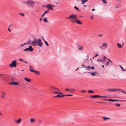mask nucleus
<instances>
[{
	"label": "nucleus",
	"instance_id": "obj_1",
	"mask_svg": "<svg viewBox=\"0 0 126 126\" xmlns=\"http://www.w3.org/2000/svg\"><path fill=\"white\" fill-rule=\"evenodd\" d=\"M66 19H68L70 20L72 19L71 21L73 23L76 22L77 24L79 25H81L82 24V22L79 20L78 19L76 15L72 14L70 15L68 17H66Z\"/></svg>",
	"mask_w": 126,
	"mask_h": 126
},
{
	"label": "nucleus",
	"instance_id": "obj_2",
	"mask_svg": "<svg viewBox=\"0 0 126 126\" xmlns=\"http://www.w3.org/2000/svg\"><path fill=\"white\" fill-rule=\"evenodd\" d=\"M31 44L33 46H36L38 44L40 47H41L43 43L41 42V40L40 38L37 39L34 38V40L31 43Z\"/></svg>",
	"mask_w": 126,
	"mask_h": 126
},
{
	"label": "nucleus",
	"instance_id": "obj_3",
	"mask_svg": "<svg viewBox=\"0 0 126 126\" xmlns=\"http://www.w3.org/2000/svg\"><path fill=\"white\" fill-rule=\"evenodd\" d=\"M9 76L7 74H0V78L4 81H6L8 80Z\"/></svg>",
	"mask_w": 126,
	"mask_h": 126
},
{
	"label": "nucleus",
	"instance_id": "obj_4",
	"mask_svg": "<svg viewBox=\"0 0 126 126\" xmlns=\"http://www.w3.org/2000/svg\"><path fill=\"white\" fill-rule=\"evenodd\" d=\"M23 3H27V5L30 7H33L35 4L34 2L32 0H29L23 2Z\"/></svg>",
	"mask_w": 126,
	"mask_h": 126
},
{
	"label": "nucleus",
	"instance_id": "obj_5",
	"mask_svg": "<svg viewBox=\"0 0 126 126\" xmlns=\"http://www.w3.org/2000/svg\"><path fill=\"white\" fill-rule=\"evenodd\" d=\"M108 46V43L106 42H104L99 47V48L103 50H105L107 49Z\"/></svg>",
	"mask_w": 126,
	"mask_h": 126
},
{
	"label": "nucleus",
	"instance_id": "obj_6",
	"mask_svg": "<svg viewBox=\"0 0 126 126\" xmlns=\"http://www.w3.org/2000/svg\"><path fill=\"white\" fill-rule=\"evenodd\" d=\"M16 62L17 61L16 60H14L10 64L9 66L11 68L13 67H16L18 63H16Z\"/></svg>",
	"mask_w": 126,
	"mask_h": 126
},
{
	"label": "nucleus",
	"instance_id": "obj_7",
	"mask_svg": "<svg viewBox=\"0 0 126 126\" xmlns=\"http://www.w3.org/2000/svg\"><path fill=\"white\" fill-rule=\"evenodd\" d=\"M33 50V48H32V47L30 46L28 48L24 49L23 51H32Z\"/></svg>",
	"mask_w": 126,
	"mask_h": 126
},
{
	"label": "nucleus",
	"instance_id": "obj_8",
	"mask_svg": "<svg viewBox=\"0 0 126 126\" xmlns=\"http://www.w3.org/2000/svg\"><path fill=\"white\" fill-rule=\"evenodd\" d=\"M46 8H47L49 10H53V9L52 7V6L51 5V4H47L46 5Z\"/></svg>",
	"mask_w": 126,
	"mask_h": 126
},
{
	"label": "nucleus",
	"instance_id": "obj_9",
	"mask_svg": "<svg viewBox=\"0 0 126 126\" xmlns=\"http://www.w3.org/2000/svg\"><path fill=\"white\" fill-rule=\"evenodd\" d=\"M85 68L87 70H90V69H92L94 70L95 69L94 67V66L90 67L89 66H86L85 67Z\"/></svg>",
	"mask_w": 126,
	"mask_h": 126
},
{
	"label": "nucleus",
	"instance_id": "obj_10",
	"mask_svg": "<svg viewBox=\"0 0 126 126\" xmlns=\"http://www.w3.org/2000/svg\"><path fill=\"white\" fill-rule=\"evenodd\" d=\"M1 98H3L5 97V95L6 94V93L3 91L1 92Z\"/></svg>",
	"mask_w": 126,
	"mask_h": 126
},
{
	"label": "nucleus",
	"instance_id": "obj_11",
	"mask_svg": "<svg viewBox=\"0 0 126 126\" xmlns=\"http://www.w3.org/2000/svg\"><path fill=\"white\" fill-rule=\"evenodd\" d=\"M77 47L79 50H83V47L82 46H80L79 45H78Z\"/></svg>",
	"mask_w": 126,
	"mask_h": 126
},
{
	"label": "nucleus",
	"instance_id": "obj_12",
	"mask_svg": "<svg viewBox=\"0 0 126 126\" xmlns=\"http://www.w3.org/2000/svg\"><path fill=\"white\" fill-rule=\"evenodd\" d=\"M30 122L31 123H34L35 122V119L34 118H31L30 120Z\"/></svg>",
	"mask_w": 126,
	"mask_h": 126
},
{
	"label": "nucleus",
	"instance_id": "obj_13",
	"mask_svg": "<svg viewBox=\"0 0 126 126\" xmlns=\"http://www.w3.org/2000/svg\"><path fill=\"white\" fill-rule=\"evenodd\" d=\"M117 89H116L114 88H109L108 89H107V91H110L114 92L116 91Z\"/></svg>",
	"mask_w": 126,
	"mask_h": 126
},
{
	"label": "nucleus",
	"instance_id": "obj_14",
	"mask_svg": "<svg viewBox=\"0 0 126 126\" xmlns=\"http://www.w3.org/2000/svg\"><path fill=\"white\" fill-rule=\"evenodd\" d=\"M10 84H11L14 85H17L18 84V83L17 82H10L9 83Z\"/></svg>",
	"mask_w": 126,
	"mask_h": 126
},
{
	"label": "nucleus",
	"instance_id": "obj_15",
	"mask_svg": "<svg viewBox=\"0 0 126 126\" xmlns=\"http://www.w3.org/2000/svg\"><path fill=\"white\" fill-rule=\"evenodd\" d=\"M24 79L27 81L29 82L31 81V79H30L28 78H25Z\"/></svg>",
	"mask_w": 126,
	"mask_h": 126
},
{
	"label": "nucleus",
	"instance_id": "obj_16",
	"mask_svg": "<svg viewBox=\"0 0 126 126\" xmlns=\"http://www.w3.org/2000/svg\"><path fill=\"white\" fill-rule=\"evenodd\" d=\"M108 101L109 102H115L116 101H119V100H116L115 99H108Z\"/></svg>",
	"mask_w": 126,
	"mask_h": 126
},
{
	"label": "nucleus",
	"instance_id": "obj_17",
	"mask_svg": "<svg viewBox=\"0 0 126 126\" xmlns=\"http://www.w3.org/2000/svg\"><path fill=\"white\" fill-rule=\"evenodd\" d=\"M63 94H59L57 95L56 96H54V97H64L63 96H64V95H62Z\"/></svg>",
	"mask_w": 126,
	"mask_h": 126
},
{
	"label": "nucleus",
	"instance_id": "obj_18",
	"mask_svg": "<svg viewBox=\"0 0 126 126\" xmlns=\"http://www.w3.org/2000/svg\"><path fill=\"white\" fill-rule=\"evenodd\" d=\"M99 95H95L90 96V97L92 98H98Z\"/></svg>",
	"mask_w": 126,
	"mask_h": 126
},
{
	"label": "nucleus",
	"instance_id": "obj_19",
	"mask_svg": "<svg viewBox=\"0 0 126 126\" xmlns=\"http://www.w3.org/2000/svg\"><path fill=\"white\" fill-rule=\"evenodd\" d=\"M88 73H90L91 74H92V75L93 76H94L95 75H96V74H97V73L96 72H88Z\"/></svg>",
	"mask_w": 126,
	"mask_h": 126
},
{
	"label": "nucleus",
	"instance_id": "obj_20",
	"mask_svg": "<svg viewBox=\"0 0 126 126\" xmlns=\"http://www.w3.org/2000/svg\"><path fill=\"white\" fill-rule=\"evenodd\" d=\"M21 119L20 118L19 119L16 121V123L18 124V123H20L21 122Z\"/></svg>",
	"mask_w": 126,
	"mask_h": 126
},
{
	"label": "nucleus",
	"instance_id": "obj_21",
	"mask_svg": "<svg viewBox=\"0 0 126 126\" xmlns=\"http://www.w3.org/2000/svg\"><path fill=\"white\" fill-rule=\"evenodd\" d=\"M117 46L119 48H122V46L121 44L118 43L117 44Z\"/></svg>",
	"mask_w": 126,
	"mask_h": 126
},
{
	"label": "nucleus",
	"instance_id": "obj_22",
	"mask_svg": "<svg viewBox=\"0 0 126 126\" xmlns=\"http://www.w3.org/2000/svg\"><path fill=\"white\" fill-rule=\"evenodd\" d=\"M48 10L47 11H45L44 12V13L42 15L41 17H43L45 15L46 13H48Z\"/></svg>",
	"mask_w": 126,
	"mask_h": 126
},
{
	"label": "nucleus",
	"instance_id": "obj_23",
	"mask_svg": "<svg viewBox=\"0 0 126 126\" xmlns=\"http://www.w3.org/2000/svg\"><path fill=\"white\" fill-rule=\"evenodd\" d=\"M97 61L98 62H103L101 58L98 59L97 60Z\"/></svg>",
	"mask_w": 126,
	"mask_h": 126
},
{
	"label": "nucleus",
	"instance_id": "obj_24",
	"mask_svg": "<svg viewBox=\"0 0 126 126\" xmlns=\"http://www.w3.org/2000/svg\"><path fill=\"white\" fill-rule=\"evenodd\" d=\"M82 2L81 4H83L84 3H85L88 1V0H81Z\"/></svg>",
	"mask_w": 126,
	"mask_h": 126
},
{
	"label": "nucleus",
	"instance_id": "obj_25",
	"mask_svg": "<svg viewBox=\"0 0 126 126\" xmlns=\"http://www.w3.org/2000/svg\"><path fill=\"white\" fill-rule=\"evenodd\" d=\"M106 60V57L105 56H104L103 58V60H102L103 62V61H104V62Z\"/></svg>",
	"mask_w": 126,
	"mask_h": 126
},
{
	"label": "nucleus",
	"instance_id": "obj_26",
	"mask_svg": "<svg viewBox=\"0 0 126 126\" xmlns=\"http://www.w3.org/2000/svg\"><path fill=\"white\" fill-rule=\"evenodd\" d=\"M110 119V118L109 117H103V119L104 120H106L108 119Z\"/></svg>",
	"mask_w": 126,
	"mask_h": 126
},
{
	"label": "nucleus",
	"instance_id": "obj_27",
	"mask_svg": "<svg viewBox=\"0 0 126 126\" xmlns=\"http://www.w3.org/2000/svg\"><path fill=\"white\" fill-rule=\"evenodd\" d=\"M43 21L44 22H48V21L47 20V18H45L43 19Z\"/></svg>",
	"mask_w": 126,
	"mask_h": 126
},
{
	"label": "nucleus",
	"instance_id": "obj_28",
	"mask_svg": "<svg viewBox=\"0 0 126 126\" xmlns=\"http://www.w3.org/2000/svg\"><path fill=\"white\" fill-rule=\"evenodd\" d=\"M65 90L67 91H68L71 92H73V91L71 90H70V89L66 88L65 89Z\"/></svg>",
	"mask_w": 126,
	"mask_h": 126
},
{
	"label": "nucleus",
	"instance_id": "obj_29",
	"mask_svg": "<svg viewBox=\"0 0 126 126\" xmlns=\"http://www.w3.org/2000/svg\"><path fill=\"white\" fill-rule=\"evenodd\" d=\"M50 87H51V88H54V89H56L57 90H58V91L59 90V89H58L57 88H56V87H54V86H51Z\"/></svg>",
	"mask_w": 126,
	"mask_h": 126
},
{
	"label": "nucleus",
	"instance_id": "obj_30",
	"mask_svg": "<svg viewBox=\"0 0 126 126\" xmlns=\"http://www.w3.org/2000/svg\"><path fill=\"white\" fill-rule=\"evenodd\" d=\"M88 92L89 93H93L94 92V91L92 90H88Z\"/></svg>",
	"mask_w": 126,
	"mask_h": 126
},
{
	"label": "nucleus",
	"instance_id": "obj_31",
	"mask_svg": "<svg viewBox=\"0 0 126 126\" xmlns=\"http://www.w3.org/2000/svg\"><path fill=\"white\" fill-rule=\"evenodd\" d=\"M44 42L45 44L47 46H48L49 45H48V43L46 41H45Z\"/></svg>",
	"mask_w": 126,
	"mask_h": 126
},
{
	"label": "nucleus",
	"instance_id": "obj_32",
	"mask_svg": "<svg viewBox=\"0 0 126 126\" xmlns=\"http://www.w3.org/2000/svg\"><path fill=\"white\" fill-rule=\"evenodd\" d=\"M74 8L75 9H76V10H77L79 11V10L78 8V7H77L76 6H75L74 7Z\"/></svg>",
	"mask_w": 126,
	"mask_h": 126
},
{
	"label": "nucleus",
	"instance_id": "obj_33",
	"mask_svg": "<svg viewBox=\"0 0 126 126\" xmlns=\"http://www.w3.org/2000/svg\"><path fill=\"white\" fill-rule=\"evenodd\" d=\"M103 3L104 4H106L107 3V2L105 0H102Z\"/></svg>",
	"mask_w": 126,
	"mask_h": 126
},
{
	"label": "nucleus",
	"instance_id": "obj_34",
	"mask_svg": "<svg viewBox=\"0 0 126 126\" xmlns=\"http://www.w3.org/2000/svg\"><path fill=\"white\" fill-rule=\"evenodd\" d=\"M63 95L64 96H72L73 95L72 94H63Z\"/></svg>",
	"mask_w": 126,
	"mask_h": 126
},
{
	"label": "nucleus",
	"instance_id": "obj_35",
	"mask_svg": "<svg viewBox=\"0 0 126 126\" xmlns=\"http://www.w3.org/2000/svg\"><path fill=\"white\" fill-rule=\"evenodd\" d=\"M19 14L21 15L22 16H24V14L23 13H19Z\"/></svg>",
	"mask_w": 126,
	"mask_h": 126
},
{
	"label": "nucleus",
	"instance_id": "obj_36",
	"mask_svg": "<svg viewBox=\"0 0 126 126\" xmlns=\"http://www.w3.org/2000/svg\"><path fill=\"white\" fill-rule=\"evenodd\" d=\"M34 72L35 73H37V74L38 75H39V72H38V71H34Z\"/></svg>",
	"mask_w": 126,
	"mask_h": 126
},
{
	"label": "nucleus",
	"instance_id": "obj_37",
	"mask_svg": "<svg viewBox=\"0 0 126 126\" xmlns=\"http://www.w3.org/2000/svg\"><path fill=\"white\" fill-rule=\"evenodd\" d=\"M117 89L116 90V91L117 90L119 91H121L122 92L123 91V90H122L121 89Z\"/></svg>",
	"mask_w": 126,
	"mask_h": 126
},
{
	"label": "nucleus",
	"instance_id": "obj_38",
	"mask_svg": "<svg viewBox=\"0 0 126 126\" xmlns=\"http://www.w3.org/2000/svg\"><path fill=\"white\" fill-rule=\"evenodd\" d=\"M121 69L123 71H126V70L125 69H124L123 68V67H122L121 68Z\"/></svg>",
	"mask_w": 126,
	"mask_h": 126
},
{
	"label": "nucleus",
	"instance_id": "obj_39",
	"mask_svg": "<svg viewBox=\"0 0 126 126\" xmlns=\"http://www.w3.org/2000/svg\"><path fill=\"white\" fill-rule=\"evenodd\" d=\"M70 90H71V91H73H73H75V90L74 89L71 88L70 89Z\"/></svg>",
	"mask_w": 126,
	"mask_h": 126
},
{
	"label": "nucleus",
	"instance_id": "obj_40",
	"mask_svg": "<svg viewBox=\"0 0 126 126\" xmlns=\"http://www.w3.org/2000/svg\"><path fill=\"white\" fill-rule=\"evenodd\" d=\"M115 106H117V107H119L120 106V104H116L115 105Z\"/></svg>",
	"mask_w": 126,
	"mask_h": 126
},
{
	"label": "nucleus",
	"instance_id": "obj_41",
	"mask_svg": "<svg viewBox=\"0 0 126 126\" xmlns=\"http://www.w3.org/2000/svg\"><path fill=\"white\" fill-rule=\"evenodd\" d=\"M29 70L31 72H34V70H31L30 69H29Z\"/></svg>",
	"mask_w": 126,
	"mask_h": 126
},
{
	"label": "nucleus",
	"instance_id": "obj_42",
	"mask_svg": "<svg viewBox=\"0 0 126 126\" xmlns=\"http://www.w3.org/2000/svg\"><path fill=\"white\" fill-rule=\"evenodd\" d=\"M99 96L98 97V98H103V96H100L99 95Z\"/></svg>",
	"mask_w": 126,
	"mask_h": 126
},
{
	"label": "nucleus",
	"instance_id": "obj_43",
	"mask_svg": "<svg viewBox=\"0 0 126 126\" xmlns=\"http://www.w3.org/2000/svg\"><path fill=\"white\" fill-rule=\"evenodd\" d=\"M108 60L109 61V62H110V63H111L112 62L109 59H108Z\"/></svg>",
	"mask_w": 126,
	"mask_h": 126
},
{
	"label": "nucleus",
	"instance_id": "obj_44",
	"mask_svg": "<svg viewBox=\"0 0 126 126\" xmlns=\"http://www.w3.org/2000/svg\"><path fill=\"white\" fill-rule=\"evenodd\" d=\"M19 61L23 62L24 60L22 59H19Z\"/></svg>",
	"mask_w": 126,
	"mask_h": 126
},
{
	"label": "nucleus",
	"instance_id": "obj_45",
	"mask_svg": "<svg viewBox=\"0 0 126 126\" xmlns=\"http://www.w3.org/2000/svg\"><path fill=\"white\" fill-rule=\"evenodd\" d=\"M109 64V63L108 62H107L106 64V65H108Z\"/></svg>",
	"mask_w": 126,
	"mask_h": 126
},
{
	"label": "nucleus",
	"instance_id": "obj_46",
	"mask_svg": "<svg viewBox=\"0 0 126 126\" xmlns=\"http://www.w3.org/2000/svg\"><path fill=\"white\" fill-rule=\"evenodd\" d=\"M81 92L85 93L86 92V91L85 90H82L81 91Z\"/></svg>",
	"mask_w": 126,
	"mask_h": 126
},
{
	"label": "nucleus",
	"instance_id": "obj_47",
	"mask_svg": "<svg viewBox=\"0 0 126 126\" xmlns=\"http://www.w3.org/2000/svg\"><path fill=\"white\" fill-rule=\"evenodd\" d=\"M91 18H92V19H93L94 18V17H93V16H92L90 17Z\"/></svg>",
	"mask_w": 126,
	"mask_h": 126
},
{
	"label": "nucleus",
	"instance_id": "obj_48",
	"mask_svg": "<svg viewBox=\"0 0 126 126\" xmlns=\"http://www.w3.org/2000/svg\"><path fill=\"white\" fill-rule=\"evenodd\" d=\"M121 101L123 102H126V100H121Z\"/></svg>",
	"mask_w": 126,
	"mask_h": 126
},
{
	"label": "nucleus",
	"instance_id": "obj_49",
	"mask_svg": "<svg viewBox=\"0 0 126 126\" xmlns=\"http://www.w3.org/2000/svg\"><path fill=\"white\" fill-rule=\"evenodd\" d=\"M103 98H106L107 97V96L106 95L105 96H103Z\"/></svg>",
	"mask_w": 126,
	"mask_h": 126
},
{
	"label": "nucleus",
	"instance_id": "obj_50",
	"mask_svg": "<svg viewBox=\"0 0 126 126\" xmlns=\"http://www.w3.org/2000/svg\"><path fill=\"white\" fill-rule=\"evenodd\" d=\"M103 35L102 34H100L99 35V36H102Z\"/></svg>",
	"mask_w": 126,
	"mask_h": 126
},
{
	"label": "nucleus",
	"instance_id": "obj_51",
	"mask_svg": "<svg viewBox=\"0 0 126 126\" xmlns=\"http://www.w3.org/2000/svg\"><path fill=\"white\" fill-rule=\"evenodd\" d=\"M98 54H96L94 56V57H96L97 56H98Z\"/></svg>",
	"mask_w": 126,
	"mask_h": 126
},
{
	"label": "nucleus",
	"instance_id": "obj_52",
	"mask_svg": "<svg viewBox=\"0 0 126 126\" xmlns=\"http://www.w3.org/2000/svg\"><path fill=\"white\" fill-rule=\"evenodd\" d=\"M29 66H30V68L31 69H32V66L31 65H29Z\"/></svg>",
	"mask_w": 126,
	"mask_h": 126
},
{
	"label": "nucleus",
	"instance_id": "obj_53",
	"mask_svg": "<svg viewBox=\"0 0 126 126\" xmlns=\"http://www.w3.org/2000/svg\"><path fill=\"white\" fill-rule=\"evenodd\" d=\"M54 93H59V92H54Z\"/></svg>",
	"mask_w": 126,
	"mask_h": 126
},
{
	"label": "nucleus",
	"instance_id": "obj_54",
	"mask_svg": "<svg viewBox=\"0 0 126 126\" xmlns=\"http://www.w3.org/2000/svg\"><path fill=\"white\" fill-rule=\"evenodd\" d=\"M12 24H10L9 26V28H10V27L11 26H12Z\"/></svg>",
	"mask_w": 126,
	"mask_h": 126
},
{
	"label": "nucleus",
	"instance_id": "obj_55",
	"mask_svg": "<svg viewBox=\"0 0 126 126\" xmlns=\"http://www.w3.org/2000/svg\"><path fill=\"white\" fill-rule=\"evenodd\" d=\"M122 92H123L124 94H126V92H125V91H123H123H122Z\"/></svg>",
	"mask_w": 126,
	"mask_h": 126
},
{
	"label": "nucleus",
	"instance_id": "obj_56",
	"mask_svg": "<svg viewBox=\"0 0 126 126\" xmlns=\"http://www.w3.org/2000/svg\"><path fill=\"white\" fill-rule=\"evenodd\" d=\"M8 30L10 32H11V30H10V29H9V28H8Z\"/></svg>",
	"mask_w": 126,
	"mask_h": 126
},
{
	"label": "nucleus",
	"instance_id": "obj_57",
	"mask_svg": "<svg viewBox=\"0 0 126 126\" xmlns=\"http://www.w3.org/2000/svg\"><path fill=\"white\" fill-rule=\"evenodd\" d=\"M23 44H21V47H22L24 46Z\"/></svg>",
	"mask_w": 126,
	"mask_h": 126
},
{
	"label": "nucleus",
	"instance_id": "obj_58",
	"mask_svg": "<svg viewBox=\"0 0 126 126\" xmlns=\"http://www.w3.org/2000/svg\"><path fill=\"white\" fill-rule=\"evenodd\" d=\"M23 62H24V63H27V62L26 61H23Z\"/></svg>",
	"mask_w": 126,
	"mask_h": 126
},
{
	"label": "nucleus",
	"instance_id": "obj_59",
	"mask_svg": "<svg viewBox=\"0 0 126 126\" xmlns=\"http://www.w3.org/2000/svg\"><path fill=\"white\" fill-rule=\"evenodd\" d=\"M95 10V9L94 8V9H92V11H94Z\"/></svg>",
	"mask_w": 126,
	"mask_h": 126
},
{
	"label": "nucleus",
	"instance_id": "obj_60",
	"mask_svg": "<svg viewBox=\"0 0 126 126\" xmlns=\"http://www.w3.org/2000/svg\"><path fill=\"white\" fill-rule=\"evenodd\" d=\"M42 39H43V40L44 41H45V39H44V37H42Z\"/></svg>",
	"mask_w": 126,
	"mask_h": 126
},
{
	"label": "nucleus",
	"instance_id": "obj_61",
	"mask_svg": "<svg viewBox=\"0 0 126 126\" xmlns=\"http://www.w3.org/2000/svg\"><path fill=\"white\" fill-rule=\"evenodd\" d=\"M79 68V67L77 69H76L75 71H76Z\"/></svg>",
	"mask_w": 126,
	"mask_h": 126
},
{
	"label": "nucleus",
	"instance_id": "obj_62",
	"mask_svg": "<svg viewBox=\"0 0 126 126\" xmlns=\"http://www.w3.org/2000/svg\"><path fill=\"white\" fill-rule=\"evenodd\" d=\"M12 81H13L14 80L13 78L12 77Z\"/></svg>",
	"mask_w": 126,
	"mask_h": 126
},
{
	"label": "nucleus",
	"instance_id": "obj_63",
	"mask_svg": "<svg viewBox=\"0 0 126 126\" xmlns=\"http://www.w3.org/2000/svg\"><path fill=\"white\" fill-rule=\"evenodd\" d=\"M108 100L107 99H104V100H105V101H107V100Z\"/></svg>",
	"mask_w": 126,
	"mask_h": 126
},
{
	"label": "nucleus",
	"instance_id": "obj_64",
	"mask_svg": "<svg viewBox=\"0 0 126 126\" xmlns=\"http://www.w3.org/2000/svg\"><path fill=\"white\" fill-rule=\"evenodd\" d=\"M26 44H27V43H25L24 44H23V45H24H24H26Z\"/></svg>",
	"mask_w": 126,
	"mask_h": 126
}]
</instances>
